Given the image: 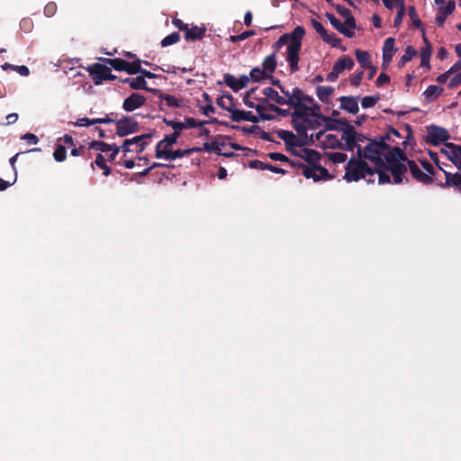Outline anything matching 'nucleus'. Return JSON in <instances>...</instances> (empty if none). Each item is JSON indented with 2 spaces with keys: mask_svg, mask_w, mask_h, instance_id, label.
<instances>
[{
  "mask_svg": "<svg viewBox=\"0 0 461 461\" xmlns=\"http://www.w3.org/2000/svg\"><path fill=\"white\" fill-rule=\"evenodd\" d=\"M57 12V5L54 2H49L44 7V14L47 17H52Z\"/></svg>",
  "mask_w": 461,
  "mask_h": 461,
  "instance_id": "obj_63",
  "label": "nucleus"
},
{
  "mask_svg": "<svg viewBox=\"0 0 461 461\" xmlns=\"http://www.w3.org/2000/svg\"><path fill=\"white\" fill-rule=\"evenodd\" d=\"M249 77V80H252L254 82H261L264 79L271 77V75L267 74L266 71L263 70V68L261 69L260 68L256 67L251 69Z\"/></svg>",
  "mask_w": 461,
  "mask_h": 461,
  "instance_id": "obj_36",
  "label": "nucleus"
},
{
  "mask_svg": "<svg viewBox=\"0 0 461 461\" xmlns=\"http://www.w3.org/2000/svg\"><path fill=\"white\" fill-rule=\"evenodd\" d=\"M249 167L258 169V170H268L269 163H265L263 161L255 159L249 161Z\"/></svg>",
  "mask_w": 461,
  "mask_h": 461,
  "instance_id": "obj_61",
  "label": "nucleus"
},
{
  "mask_svg": "<svg viewBox=\"0 0 461 461\" xmlns=\"http://www.w3.org/2000/svg\"><path fill=\"white\" fill-rule=\"evenodd\" d=\"M145 102L146 98L143 95L138 93H132L124 99L122 103V109L126 112H132L141 107Z\"/></svg>",
  "mask_w": 461,
  "mask_h": 461,
  "instance_id": "obj_15",
  "label": "nucleus"
},
{
  "mask_svg": "<svg viewBox=\"0 0 461 461\" xmlns=\"http://www.w3.org/2000/svg\"><path fill=\"white\" fill-rule=\"evenodd\" d=\"M344 179L347 182H357L361 178H365L366 176H374L375 170L363 159L351 158L345 167Z\"/></svg>",
  "mask_w": 461,
  "mask_h": 461,
  "instance_id": "obj_3",
  "label": "nucleus"
},
{
  "mask_svg": "<svg viewBox=\"0 0 461 461\" xmlns=\"http://www.w3.org/2000/svg\"><path fill=\"white\" fill-rule=\"evenodd\" d=\"M417 53V50L412 46H407L404 54L401 57L398 62V66L400 68L403 67L407 62L411 60V59L415 57Z\"/></svg>",
  "mask_w": 461,
  "mask_h": 461,
  "instance_id": "obj_40",
  "label": "nucleus"
},
{
  "mask_svg": "<svg viewBox=\"0 0 461 461\" xmlns=\"http://www.w3.org/2000/svg\"><path fill=\"white\" fill-rule=\"evenodd\" d=\"M223 78L226 86L231 88L234 92H238L240 89L245 88L249 82V77L246 75H242L239 79H237L233 75L227 73L223 76Z\"/></svg>",
  "mask_w": 461,
  "mask_h": 461,
  "instance_id": "obj_12",
  "label": "nucleus"
},
{
  "mask_svg": "<svg viewBox=\"0 0 461 461\" xmlns=\"http://www.w3.org/2000/svg\"><path fill=\"white\" fill-rule=\"evenodd\" d=\"M53 157L56 161L58 162H63L67 158V149L62 145H57L54 152Z\"/></svg>",
  "mask_w": 461,
  "mask_h": 461,
  "instance_id": "obj_48",
  "label": "nucleus"
},
{
  "mask_svg": "<svg viewBox=\"0 0 461 461\" xmlns=\"http://www.w3.org/2000/svg\"><path fill=\"white\" fill-rule=\"evenodd\" d=\"M163 122L166 123L167 126H170L174 131H177L181 134V131L184 130V125L181 122H176L173 120H168L166 117L163 118Z\"/></svg>",
  "mask_w": 461,
  "mask_h": 461,
  "instance_id": "obj_60",
  "label": "nucleus"
},
{
  "mask_svg": "<svg viewBox=\"0 0 461 461\" xmlns=\"http://www.w3.org/2000/svg\"><path fill=\"white\" fill-rule=\"evenodd\" d=\"M304 121H305V125H306V130H315L317 128H319L320 126H321L322 124V121L321 119H318V118H314V117H306L304 118Z\"/></svg>",
  "mask_w": 461,
  "mask_h": 461,
  "instance_id": "obj_51",
  "label": "nucleus"
},
{
  "mask_svg": "<svg viewBox=\"0 0 461 461\" xmlns=\"http://www.w3.org/2000/svg\"><path fill=\"white\" fill-rule=\"evenodd\" d=\"M290 42L286 49V60L289 64V68L292 73L299 70V53L302 48V40L305 34V30L303 26H296L291 33H287Z\"/></svg>",
  "mask_w": 461,
  "mask_h": 461,
  "instance_id": "obj_2",
  "label": "nucleus"
},
{
  "mask_svg": "<svg viewBox=\"0 0 461 461\" xmlns=\"http://www.w3.org/2000/svg\"><path fill=\"white\" fill-rule=\"evenodd\" d=\"M180 133L177 131H174L173 133L169 135H166L163 140L158 142V148L160 146H163L165 143L167 146H172L176 143L177 139L180 137Z\"/></svg>",
  "mask_w": 461,
  "mask_h": 461,
  "instance_id": "obj_44",
  "label": "nucleus"
},
{
  "mask_svg": "<svg viewBox=\"0 0 461 461\" xmlns=\"http://www.w3.org/2000/svg\"><path fill=\"white\" fill-rule=\"evenodd\" d=\"M163 155H166V159L171 161L179 158L188 156L189 151H187V149H176L172 151L163 152Z\"/></svg>",
  "mask_w": 461,
  "mask_h": 461,
  "instance_id": "obj_43",
  "label": "nucleus"
},
{
  "mask_svg": "<svg viewBox=\"0 0 461 461\" xmlns=\"http://www.w3.org/2000/svg\"><path fill=\"white\" fill-rule=\"evenodd\" d=\"M422 40L424 41L425 46L420 50V66L426 67L428 69H429V60L432 53V47L424 31Z\"/></svg>",
  "mask_w": 461,
  "mask_h": 461,
  "instance_id": "obj_22",
  "label": "nucleus"
},
{
  "mask_svg": "<svg viewBox=\"0 0 461 461\" xmlns=\"http://www.w3.org/2000/svg\"><path fill=\"white\" fill-rule=\"evenodd\" d=\"M140 63L141 61L140 59H137L135 61H132V62H128L127 61V65H126V72L130 75H135V74H138V73H141L142 72V68L140 66Z\"/></svg>",
  "mask_w": 461,
  "mask_h": 461,
  "instance_id": "obj_45",
  "label": "nucleus"
},
{
  "mask_svg": "<svg viewBox=\"0 0 461 461\" xmlns=\"http://www.w3.org/2000/svg\"><path fill=\"white\" fill-rule=\"evenodd\" d=\"M292 125L296 131L298 137L304 141H311V136H308L304 119L292 117Z\"/></svg>",
  "mask_w": 461,
  "mask_h": 461,
  "instance_id": "obj_25",
  "label": "nucleus"
},
{
  "mask_svg": "<svg viewBox=\"0 0 461 461\" xmlns=\"http://www.w3.org/2000/svg\"><path fill=\"white\" fill-rule=\"evenodd\" d=\"M291 95L295 98V96H298V99H300V102L306 104H314V99L304 94L303 91L299 87H294L293 91L291 92Z\"/></svg>",
  "mask_w": 461,
  "mask_h": 461,
  "instance_id": "obj_38",
  "label": "nucleus"
},
{
  "mask_svg": "<svg viewBox=\"0 0 461 461\" xmlns=\"http://www.w3.org/2000/svg\"><path fill=\"white\" fill-rule=\"evenodd\" d=\"M450 138L448 131L436 125L428 127V135L426 136L427 143L432 146H438L439 143L447 141Z\"/></svg>",
  "mask_w": 461,
  "mask_h": 461,
  "instance_id": "obj_8",
  "label": "nucleus"
},
{
  "mask_svg": "<svg viewBox=\"0 0 461 461\" xmlns=\"http://www.w3.org/2000/svg\"><path fill=\"white\" fill-rule=\"evenodd\" d=\"M356 59L360 64L362 68H369L371 63V56L369 52L362 50H357L355 51Z\"/></svg>",
  "mask_w": 461,
  "mask_h": 461,
  "instance_id": "obj_33",
  "label": "nucleus"
},
{
  "mask_svg": "<svg viewBox=\"0 0 461 461\" xmlns=\"http://www.w3.org/2000/svg\"><path fill=\"white\" fill-rule=\"evenodd\" d=\"M95 85H101L104 81H113L117 77L112 74L111 68L101 63H94L86 68Z\"/></svg>",
  "mask_w": 461,
  "mask_h": 461,
  "instance_id": "obj_6",
  "label": "nucleus"
},
{
  "mask_svg": "<svg viewBox=\"0 0 461 461\" xmlns=\"http://www.w3.org/2000/svg\"><path fill=\"white\" fill-rule=\"evenodd\" d=\"M384 135L389 136V139H386V141H392L394 143H397L396 139L402 138V134L400 133V131L398 130L393 128L392 126L388 127V130L386 131V132Z\"/></svg>",
  "mask_w": 461,
  "mask_h": 461,
  "instance_id": "obj_55",
  "label": "nucleus"
},
{
  "mask_svg": "<svg viewBox=\"0 0 461 461\" xmlns=\"http://www.w3.org/2000/svg\"><path fill=\"white\" fill-rule=\"evenodd\" d=\"M386 139L388 135H382L372 140H368V144L365 148L358 147L357 150L359 158H366L375 164L377 167H385V162L383 158L384 150L388 149Z\"/></svg>",
  "mask_w": 461,
  "mask_h": 461,
  "instance_id": "obj_1",
  "label": "nucleus"
},
{
  "mask_svg": "<svg viewBox=\"0 0 461 461\" xmlns=\"http://www.w3.org/2000/svg\"><path fill=\"white\" fill-rule=\"evenodd\" d=\"M329 159L331 160L335 164L343 163L347 160L348 156L342 152H331L327 154Z\"/></svg>",
  "mask_w": 461,
  "mask_h": 461,
  "instance_id": "obj_53",
  "label": "nucleus"
},
{
  "mask_svg": "<svg viewBox=\"0 0 461 461\" xmlns=\"http://www.w3.org/2000/svg\"><path fill=\"white\" fill-rule=\"evenodd\" d=\"M216 104L221 108L232 113L235 109L234 98L230 94L223 95L216 99Z\"/></svg>",
  "mask_w": 461,
  "mask_h": 461,
  "instance_id": "obj_29",
  "label": "nucleus"
},
{
  "mask_svg": "<svg viewBox=\"0 0 461 461\" xmlns=\"http://www.w3.org/2000/svg\"><path fill=\"white\" fill-rule=\"evenodd\" d=\"M263 70L266 71V73L272 74L276 68V53H272L265 58L262 63Z\"/></svg>",
  "mask_w": 461,
  "mask_h": 461,
  "instance_id": "obj_34",
  "label": "nucleus"
},
{
  "mask_svg": "<svg viewBox=\"0 0 461 461\" xmlns=\"http://www.w3.org/2000/svg\"><path fill=\"white\" fill-rule=\"evenodd\" d=\"M105 158L101 154L98 153L95 157V159L94 162L91 163V167L94 168V166H97L99 168L103 169V175L104 176H108L111 174V167L107 166Z\"/></svg>",
  "mask_w": 461,
  "mask_h": 461,
  "instance_id": "obj_35",
  "label": "nucleus"
},
{
  "mask_svg": "<svg viewBox=\"0 0 461 461\" xmlns=\"http://www.w3.org/2000/svg\"><path fill=\"white\" fill-rule=\"evenodd\" d=\"M287 105L294 109L292 117L300 119L309 117L310 106L307 105L306 104H303L302 102H300L298 96H295V98L291 96V102L288 103Z\"/></svg>",
  "mask_w": 461,
  "mask_h": 461,
  "instance_id": "obj_13",
  "label": "nucleus"
},
{
  "mask_svg": "<svg viewBox=\"0 0 461 461\" xmlns=\"http://www.w3.org/2000/svg\"><path fill=\"white\" fill-rule=\"evenodd\" d=\"M381 167L391 172L394 184H401L402 182V176L407 172V167L402 163H394L393 165L385 164V167Z\"/></svg>",
  "mask_w": 461,
  "mask_h": 461,
  "instance_id": "obj_19",
  "label": "nucleus"
},
{
  "mask_svg": "<svg viewBox=\"0 0 461 461\" xmlns=\"http://www.w3.org/2000/svg\"><path fill=\"white\" fill-rule=\"evenodd\" d=\"M203 150L205 151H209V152H213L215 154H221V150L220 149V145L217 141H212L211 143L209 142H204L203 143Z\"/></svg>",
  "mask_w": 461,
  "mask_h": 461,
  "instance_id": "obj_59",
  "label": "nucleus"
},
{
  "mask_svg": "<svg viewBox=\"0 0 461 461\" xmlns=\"http://www.w3.org/2000/svg\"><path fill=\"white\" fill-rule=\"evenodd\" d=\"M408 167L412 177L424 185H429L433 182V177L423 172L413 160H408Z\"/></svg>",
  "mask_w": 461,
  "mask_h": 461,
  "instance_id": "obj_14",
  "label": "nucleus"
},
{
  "mask_svg": "<svg viewBox=\"0 0 461 461\" xmlns=\"http://www.w3.org/2000/svg\"><path fill=\"white\" fill-rule=\"evenodd\" d=\"M279 139L285 141L287 149L293 147H303L305 145L312 144L314 142L313 135H311V141H304L298 136L294 135L292 131L280 130L276 132Z\"/></svg>",
  "mask_w": 461,
  "mask_h": 461,
  "instance_id": "obj_9",
  "label": "nucleus"
},
{
  "mask_svg": "<svg viewBox=\"0 0 461 461\" xmlns=\"http://www.w3.org/2000/svg\"><path fill=\"white\" fill-rule=\"evenodd\" d=\"M380 100L379 95L375 96H365L361 99V104L363 108H370L375 105V104Z\"/></svg>",
  "mask_w": 461,
  "mask_h": 461,
  "instance_id": "obj_52",
  "label": "nucleus"
},
{
  "mask_svg": "<svg viewBox=\"0 0 461 461\" xmlns=\"http://www.w3.org/2000/svg\"><path fill=\"white\" fill-rule=\"evenodd\" d=\"M111 145L102 140H93L89 143V149H96L100 152H108L112 148Z\"/></svg>",
  "mask_w": 461,
  "mask_h": 461,
  "instance_id": "obj_46",
  "label": "nucleus"
},
{
  "mask_svg": "<svg viewBox=\"0 0 461 461\" xmlns=\"http://www.w3.org/2000/svg\"><path fill=\"white\" fill-rule=\"evenodd\" d=\"M382 167H374L373 170H375V174L378 175V183L380 185L389 184L391 183V177L387 172H384Z\"/></svg>",
  "mask_w": 461,
  "mask_h": 461,
  "instance_id": "obj_49",
  "label": "nucleus"
},
{
  "mask_svg": "<svg viewBox=\"0 0 461 461\" xmlns=\"http://www.w3.org/2000/svg\"><path fill=\"white\" fill-rule=\"evenodd\" d=\"M326 17L330 21V24L341 34L348 38H352L355 34L354 31L348 30L335 15L331 13H326Z\"/></svg>",
  "mask_w": 461,
  "mask_h": 461,
  "instance_id": "obj_24",
  "label": "nucleus"
},
{
  "mask_svg": "<svg viewBox=\"0 0 461 461\" xmlns=\"http://www.w3.org/2000/svg\"><path fill=\"white\" fill-rule=\"evenodd\" d=\"M450 148L454 149V151L451 152V162L461 170V146H450Z\"/></svg>",
  "mask_w": 461,
  "mask_h": 461,
  "instance_id": "obj_42",
  "label": "nucleus"
},
{
  "mask_svg": "<svg viewBox=\"0 0 461 461\" xmlns=\"http://www.w3.org/2000/svg\"><path fill=\"white\" fill-rule=\"evenodd\" d=\"M383 158L386 165H393L394 163H401L402 161H407L408 158L404 151L399 147L391 148L388 145V149L384 150Z\"/></svg>",
  "mask_w": 461,
  "mask_h": 461,
  "instance_id": "obj_11",
  "label": "nucleus"
},
{
  "mask_svg": "<svg viewBox=\"0 0 461 461\" xmlns=\"http://www.w3.org/2000/svg\"><path fill=\"white\" fill-rule=\"evenodd\" d=\"M131 81L132 82H131V88L133 90L143 89L151 92V90L153 89L147 86V82L144 77H137L135 78H132Z\"/></svg>",
  "mask_w": 461,
  "mask_h": 461,
  "instance_id": "obj_41",
  "label": "nucleus"
},
{
  "mask_svg": "<svg viewBox=\"0 0 461 461\" xmlns=\"http://www.w3.org/2000/svg\"><path fill=\"white\" fill-rule=\"evenodd\" d=\"M444 89L438 86H429L427 89L424 91L423 95H425L426 99L429 101H432L436 99L438 96L442 95Z\"/></svg>",
  "mask_w": 461,
  "mask_h": 461,
  "instance_id": "obj_37",
  "label": "nucleus"
},
{
  "mask_svg": "<svg viewBox=\"0 0 461 461\" xmlns=\"http://www.w3.org/2000/svg\"><path fill=\"white\" fill-rule=\"evenodd\" d=\"M324 116L325 115H323L321 113L320 104H312V106H310L309 117H314V118H318V119L321 120V117H324Z\"/></svg>",
  "mask_w": 461,
  "mask_h": 461,
  "instance_id": "obj_62",
  "label": "nucleus"
},
{
  "mask_svg": "<svg viewBox=\"0 0 461 461\" xmlns=\"http://www.w3.org/2000/svg\"><path fill=\"white\" fill-rule=\"evenodd\" d=\"M456 9V3L453 0H449L446 6H440L437 12L435 22L438 26H443L447 16L451 14Z\"/></svg>",
  "mask_w": 461,
  "mask_h": 461,
  "instance_id": "obj_21",
  "label": "nucleus"
},
{
  "mask_svg": "<svg viewBox=\"0 0 461 461\" xmlns=\"http://www.w3.org/2000/svg\"><path fill=\"white\" fill-rule=\"evenodd\" d=\"M311 24L324 42L330 44L333 48L339 46L341 41L340 39H339L334 33H328L327 30L319 21L312 19Z\"/></svg>",
  "mask_w": 461,
  "mask_h": 461,
  "instance_id": "obj_10",
  "label": "nucleus"
},
{
  "mask_svg": "<svg viewBox=\"0 0 461 461\" xmlns=\"http://www.w3.org/2000/svg\"><path fill=\"white\" fill-rule=\"evenodd\" d=\"M293 154L303 158L309 165L320 164L321 159V155L318 151L311 149H303L299 151L294 150Z\"/></svg>",
  "mask_w": 461,
  "mask_h": 461,
  "instance_id": "obj_16",
  "label": "nucleus"
},
{
  "mask_svg": "<svg viewBox=\"0 0 461 461\" xmlns=\"http://www.w3.org/2000/svg\"><path fill=\"white\" fill-rule=\"evenodd\" d=\"M230 119L232 122H239L241 121L251 122L257 123L258 122V117L254 115L250 111H243L234 109L230 115Z\"/></svg>",
  "mask_w": 461,
  "mask_h": 461,
  "instance_id": "obj_23",
  "label": "nucleus"
},
{
  "mask_svg": "<svg viewBox=\"0 0 461 461\" xmlns=\"http://www.w3.org/2000/svg\"><path fill=\"white\" fill-rule=\"evenodd\" d=\"M184 129H191L195 127H202L205 124V122H200L193 117L185 118V122H182Z\"/></svg>",
  "mask_w": 461,
  "mask_h": 461,
  "instance_id": "obj_50",
  "label": "nucleus"
},
{
  "mask_svg": "<svg viewBox=\"0 0 461 461\" xmlns=\"http://www.w3.org/2000/svg\"><path fill=\"white\" fill-rule=\"evenodd\" d=\"M233 129H238L243 131L246 134H259V131L261 128L258 125L253 126H232Z\"/></svg>",
  "mask_w": 461,
  "mask_h": 461,
  "instance_id": "obj_54",
  "label": "nucleus"
},
{
  "mask_svg": "<svg viewBox=\"0 0 461 461\" xmlns=\"http://www.w3.org/2000/svg\"><path fill=\"white\" fill-rule=\"evenodd\" d=\"M358 96H341L339 98V101L340 102L339 108L341 110L347 111L349 113L356 114L357 113L359 107H358Z\"/></svg>",
  "mask_w": 461,
  "mask_h": 461,
  "instance_id": "obj_20",
  "label": "nucleus"
},
{
  "mask_svg": "<svg viewBox=\"0 0 461 461\" xmlns=\"http://www.w3.org/2000/svg\"><path fill=\"white\" fill-rule=\"evenodd\" d=\"M408 15H409L410 19L412 21V25L420 29L421 33L423 34V31L425 32L423 23L420 21V19L419 18L416 8L413 5L409 6Z\"/></svg>",
  "mask_w": 461,
  "mask_h": 461,
  "instance_id": "obj_39",
  "label": "nucleus"
},
{
  "mask_svg": "<svg viewBox=\"0 0 461 461\" xmlns=\"http://www.w3.org/2000/svg\"><path fill=\"white\" fill-rule=\"evenodd\" d=\"M345 124L346 128L341 129V140L345 141V144H339V148L348 151H353L355 149L358 150V147H361V143L369 139L358 133L350 123Z\"/></svg>",
  "mask_w": 461,
  "mask_h": 461,
  "instance_id": "obj_5",
  "label": "nucleus"
},
{
  "mask_svg": "<svg viewBox=\"0 0 461 461\" xmlns=\"http://www.w3.org/2000/svg\"><path fill=\"white\" fill-rule=\"evenodd\" d=\"M262 92L266 96L265 99L272 100L279 105H287V104L291 102V92H289L288 96L284 95H280L276 90L270 86L265 87Z\"/></svg>",
  "mask_w": 461,
  "mask_h": 461,
  "instance_id": "obj_17",
  "label": "nucleus"
},
{
  "mask_svg": "<svg viewBox=\"0 0 461 461\" xmlns=\"http://www.w3.org/2000/svg\"><path fill=\"white\" fill-rule=\"evenodd\" d=\"M355 65L354 60L348 56L340 57L333 65V68L341 74L346 69H352Z\"/></svg>",
  "mask_w": 461,
  "mask_h": 461,
  "instance_id": "obj_30",
  "label": "nucleus"
},
{
  "mask_svg": "<svg viewBox=\"0 0 461 461\" xmlns=\"http://www.w3.org/2000/svg\"><path fill=\"white\" fill-rule=\"evenodd\" d=\"M446 176V182L444 184H440L441 187H456L461 189V174L460 173H449L446 170H442Z\"/></svg>",
  "mask_w": 461,
  "mask_h": 461,
  "instance_id": "obj_27",
  "label": "nucleus"
},
{
  "mask_svg": "<svg viewBox=\"0 0 461 461\" xmlns=\"http://www.w3.org/2000/svg\"><path fill=\"white\" fill-rule=\"evenodd\" d=\"M180 41V34L178 32H172L169 35L166 36L161 41V46L162 47H167L170 45H173L175 43H177Z\"/></svg>",
  "mask_w": 461,
  "mask_h": 461,
  "instance_id": "obj_47",
  "label": "nucleus"
},
{
  "mask_svg": "<svg viewBox=\"0 0 461 461\" xmlns=\"http://www.w3.org/2000/svg\"><path fill=\"white\" fill-rule=\"evenodd\" d=\"M397 49L394 48V39L392 37L387 38L383 46V53L393 54Z\"/></svg>",
  "mask_w": 461,
  "mask_h": 461,
  "instance_id": "obj_56",
  "label": "nucleus"
},
{
  "mask_svg": "<svg viewBox=\"0 0 461 461\" xmlns=\"http://www.w3.org/2000/svg\"><path fill=\"white\" fill-rule=\"evenodd\" d=\"M291 167L294 168H301L303 176L308 179L312 178L315 182L327 181L334 178V176L320 164L306 166L301 161H295L291 162Z\"/></svg>",
  "mask_w": 461,
  "mask_h": 461,
  "instance_id": "obj_4",
  "label": "nucleus"
},
{
  "mask_svg": "<svg viewBox=\"0 0 461 461\" xmlns=\"http://www.w3.org/2000/svg\"><path fill=\"white\" fill-rule=\"evenodd\" d=\"M322 122H325V131H340L342 128H346L345 123H349L347 120L333 119L329 116L321 117Z\"/></svg>",
  "mask_w": 461,
  "mask_h": 461,
  "instance_id": "obj_26",
  "label": "nucleus"
},
{
  "mask_svg": "<svg viewBox=\"0 0 461 461\" xmlns=\"http://www.w3.org/2000/svg\"><path fill=\"white\" fill-rule=\"evenodd\" d=\"M267 104L269 103L267 102V99H261L260 103L256 104L254 107L257 113H258L259 117L263 121H271L275 119V116L273 114L265 113L266 110H268Z\"/></svg>",
  "mask_w": 461,
  "mask_h": 461,
  "instance_id": "obj_32",
  "label": "nucleus"
},
{
  "mask_svg": "<svg viewBox=\"0 0 461 461\" xmlns=\"http://www.w3.org/2000/svg\"><path fill=\"white\" fill-rule=\"evenodd\" d=\"M461 84V72L452 77L447 84L448 88L453 89Z\"/></svg>",
  "mask_w": 461,
  "mask_h": 461,
  "instance_id": "obj_64",
  "label": "nucleus"
},
{
  "mask_svg": "<svg viewBox=\"0 0 461 461\" xmlns=\"http://www.w3.org/2000/svg\"><path fill=\"white\" fill-rule=\"evenodd\" d=\"M267 156L269 158L275 161L285 162L291 165V162H295L294 160H291L287 156L279 153V152H271L268 153Z\"/></svg>",
  "mask_w": 461,
  "mask_h": 461,
  "instance_id": "obj_57",
  "label": "nucleus"
},
{
  "mask_svg": "<svg viewBox=\"0 0 461 461\" xmlns=\"http://www.w3.org/2000/svg\"><path fill=\"white\" fill-rule=\"evenodd\" d=\"M404 14H405V6H404V2L402 1V5H400L399 10L396 14L394 20H393V26L395 28H398L401 25Z\"/></svg>",
  "mask_w": 461,
  "mask_h": 461,
  "instance_id": "obj_58",
  "label": "nucleus"
},
{
  "mask_svg": "<svg viewBox=\"0 0 461 461\" xmlns=\"http://www.w3.org/2000/svg\"><path fill=\"white\" fill-rule=\"evenodd\" d=\"M205 33L206 27L204 25H188V29H186L185 32V40L186 41H201L204 37Z\"/></svg>",
  "mask_w": 461,
  "mask_h": 461,
  "instance_id": "obj_18",
  "label": "nucleus"
},
{
  "mask_svg": "<svg viewBox=\"0 0 461 461\" xmlns=\"http://www.w3.org/2000/svg\"><path fill=\"white\" fill-rule=\"evenodd\" d=\"M116 134L119 137H125L129 134L139 131V122L131 116L123 115L121 119L115 122Z\"/></svg>",
  "mask_w": 461,
  "mask_h": 461,
  "instance_id": "obj_7",
  "label": "nucleus"
},
{
  "mask_svg": "<svg viewBox=\"0 0 461 461\" xmlns=\"http://www.w3.org/2000/svg\"><path fill=\"white\" fill-rule=\"evenodd\" d=\"M334 93V88L330 86H318L316 87V95L323 103H329L330 97Z\"/></svg>",
  "mask_w": 461,
  "mask_h": 461,
  "instance_id": "obj_31",
  "label": "nucleus"
},
{
  "mask_svg": "<svg viewBox=\"0 0 461 461\" xmlns=\"http://www.w3.org/2000/svg\"><path fill=\"white\" fill-rule=\"evenodd\" d=\"M151 93L157 95L161 101H165L168 107H180V100L175 95L164 94L159 89H152Z\"/></svg>",
  "mask_w": 461,
  "mask_h": 461,
  "instance_id": "obj_28",
  "label": "nucleus"
}]
</instances>
